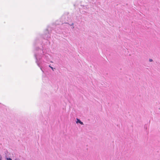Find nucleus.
Instances as JSON below:
<instances>
[{"instance_id":"obj_1","label":"nucleus","mask_w":160,"mask_h":160,"mask_svg":"<svg viewBox=\"0 0 160 160\" xmlns=\"http://www.w3.org/2000/svg\"><path fill=\"white\" fill-rule=\"evenodd\" d=\"M49 30V28H48L45 30L42 36L44 40L46 41V44L44 43V41L42 42L41 44L42 48L37 46L40 43H41V39L38 38H36L33 44L34 48L33 52L36 60L35 62L43 72V64L44 62H52L50 61L51 56L50 54L51 51L49 47L50 44L49 39L51 38Z\"/></svg>"},{"instance_id":"obj_2","label":"nucleus","mask_w":160,"mask_h":160,"mask_svg":"<svg viewBox=\"0 0 160 160\" xmlns=\"http://www.w3.org/2000/svg\"><path fill=\"white\" fill-rule=\"evenodd\" d=\"M73 23H69L67 22H64L61 25H57L55 28V31L57 33L60 34L63 33V30H66L69 27V26H72V29H73L74 27L73 26Z\"/></svg>"},{"instance_id":"obj_3","label":"nucleus","mask_w":160,"mask_h":160,"mask_svg":"<svg viewBox=\"0 0 160 160\" xmlns=\"http://www.w3.org/2000/svg\"><path fill=\"white\" fill-rule=\"evenodd\" d=\"M78 7L81 13L83 14L88 13V11L89 8L88 6L86 5L84 6L80 4V5H78Z\"/></svg>"},{"instance_id":"obj_4","label":"nucleus","mask_w":160,"mask_h":160,"mask_svg":"<svg viewBox=\"0 0 160 160\" xmlns=\"http://www.w3.org/2000/svg\"><path fill=\"white\" fill-rule=\"evenodd\" d=\"M77 122H76L77 123H79L81 125H83V122L81 121L79 119L77 118Z\"/></svg>"},{"instance_id":"obj_5","label":"nucleus","mask_w":160,"mask_h":160,"mask_svg":"<svg viewBox=\"0 0 160 160\" xmlns=\"http://www.w3.org/2000/svg\"><path fill=\"white\" fill-rule=\"evenodd\" d=\"M7 160H12L10 158H7Z\"/></svg>"},{"instance_id":"obj_6","label":"nucleus","mask_w":160,"mask_h":160,"mask_svg":"<svg viewBox=\"0 0 160 160\" xmlns=\"http://www.w3.org/2000/svg\"><path fill=\"white\" fill-rule=\"evenodd\" d=\"M144 128H146V129H147L148 128V126L147 125H145L144 126Z\"/></svg>"},{"instance_id":"obj_7","label":"nucleus","mask_w":160,"mask_h":160,"mask_svg":"<svg viewBox=\"0 0 160 160\" xmlns=\"http://www.w3.org/2000/svg\"><path fill=\"white\" fill-rule=\"evenodd\" d=\"M49 67L53 71V68L52 67H51L50 65L49 66Z\"/></svg>"},{"instance_id":"obj_8","label":"nucleus","mask_w":160,"mask_h":160,"mask_svg":"<svg viewBox=\"0 0 160 160\" xmlns=\"http://www.w3.org/2000/svg\"><path fill=\"white\" fill-rule=\"evenodd\" d=\"M149 61L150 62L152 61V60L151 59H149Z\"/></svg>"},{"instance_id":"obj_9","label":"nucleus","mask_w":160,"mask_h":160,"mask_svg":"<svg viewBox=\"0 0 160 160\" xmlns=\"http://www.w3.org/2000/svg\"><path fill=\"white\" fill-rule=\"evenodd\" d=\"M2 157L1 156V154H0V160H2Z\"/></svg>"},{"instance_id":"obj_10","label":"nucleus","mask_w":160,"mask_h":160,"mask_svg":"<svg viewBox=\"0 0 160 160\" xmlns=\"http://www.w3.org/2000/svg\"><path fill=\"white\" fill-rule=\"evenodd\" d=\"M64 17H65V16H62V18H64Z\"/></svg>"}]
</instances>
